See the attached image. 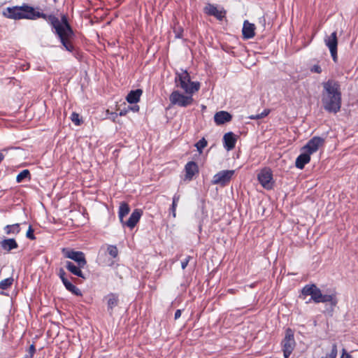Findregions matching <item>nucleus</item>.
<instances>
[{"mask_svg": "<svg viewBox=\"0 0 358 358\" xmlns=\"http://www.w3.org/2000/svg\"><path fill=\"white\" fill-rule=\"evenodd\" d=\"M3 15L8 18L14 20H36L41 17L47 20L55 29V33L65 49L69 52L73 51L74 47L71 42V39L73 36V31L66 15H62L59 20L53 15H47L43 13L36 11L33 7L27 4L22 6L8 7L3 12Z\"/></svg>", "mask_w": 358, "mask_h": 358, "instance_id": "obj_1", "label": "nucleus"}, {"mask_svg": "<svg viewBox=\"0 0 358 358\" xmlns=\"http://www.w3.org/2000/svg\"><path fill=\"white\" fill-rule=\"evenodd\" d=\"M322 103L329 113H336L341 107V92L338 81L329 80L322 83Z\"/></svg>", "mask_w": 358, "mask_h": 358, "instance_id": "obj_2", "label": "nucleus"}, {"mask_svg": "<svg viewBox=\"0 0 358 358\" xmlns=\"http://www.w3.org/2000/svg\"><path fill=\"white\" fill-rule=\"evenodd\" d=\"M177 87H180L187 94H194L200 89L199 82H192L190 76L187 71L177 73L175 78Z\"/></svg>", "mask_w": 358, "mask_h": 358, "instance_id": "obj_3", "label": "nucleus"}, {"mask_svg": "<svg viewBox=\"0 0 358 358\" xmlns=\"http://www.w3.org/2000/svg\"><path fill=\"white\" fill-rule=\"evenodd\" d=\"M294 331L287 328L285 332V336L280 343L284 358H289L296 348Z\"/></svg>", "mask_w": 358, "mask_h": 358, "instance_id": "obj_4", "label": "nucleus"}, {"mask_svg": "<svg viewBox=\"0 0 358 358\" xmlns=\"http://www.w3.org/2000/svg\"><path fill=\"white\" fill-rule=\"evenodd\" d=\"M193 94L185 95L179 91H173L169 96V100L172 105H177L180 107L191 106L194 102Z\"/></svg>", "mask_w": 358, "mask_h": 358, "instance_id": "obj_5", "label": "nucleus"}, {"mask_svg": "<svg viewBox=\"0 0 358 358\" xmlns=\"http://www.w3.org/2000/svg\"><path fill=\"white\" fill-rule=\"evenodd\" d=\"M62 253L65 257L73 260L80 266H85L87 264L85 256L83 252L63 248Z\"/></svg>", "mask_w": 358, "mask_h": 358, "instance_id": "obj_6", "label": "nucleus"}, {"mask_svg": "<svg viewBox=\"0 0 358 358\" xmlns=\"http://www.w3.org/2000/svg\"><path fill=\"white\" fill-rule=\"evenodd\" d=\"M234 174V170H224L216 173L211 181L213 185H220L225 186L229 182Z\"/></svg>", "mask_w": 358, "mask_h": 358, "instance_id": "obj_7", "label": "nucleus"}, {"mask_svg": "<svg viewBox=\"0 0 358 358\" xmlns=\"http://www.w3.org/2000/svg\"><path fill=\"white\" fill-rule=\"evenodd\" d=\"M320 293L321 290L315 284H310L305 285L302 288L301 296L304 299L307 296H310L311 298L310 299L309 302L313 301L317 303V300L320 296ZM307 303H308V301Z\"/></svg>", "mask_w": 358, "mask_h": 358, "instance_id": "obj_8", "label": "nucleus"}, {"mask_svg": "<svg viewBox=\"0 0 358 358\" xmlns=\"http://www.w3.org/2000/svg\"><path fill=\"white\" fill-rule=\"evenodd\" d=\"M258 180L266 189H271L273 187V173L270 169L265 168L258 174Z\"/></svg>", "mask_w": 358, "mask_h": 358, "instance_id": "obj_9", "label": "nucleus"}, {"mask_svg": "<svg viewBox=\"0 0 358 358\" xmlns=\"http://www.w3.org/2000/svg\"><path fill=\"white\" fill-rule=\"evenodd\" d=\"M325 45L329 48L333 60L336 62L337 61V46L338 38L336 31L331 33L330 36L325 37Z\"/></svg>", "mask_w": 358, "mask_h": 358, "instance_id": "obj_10", "label": "nucleus"}, {"mask_svg": "<svg viewBox=\"0 0 358 358\" xmlns=\"http://www.w3.org/2000/svg\"><path fill=\"white\" fill-rule=\"evenodd\" d=\"M324 143V139L321 137L315 136L311 138L307 144L303 147L302 150L308 155H311L317 152L320 147Z\"/></svg>", "mask_w": 358, "mask_h": 358, "instance_id": "obj_11", "label": "nucleus"}, {"mask_svg": "<svg viewBox=\"0 0 358 358\" xmlns=\"http://www.w3.org/2000/svg\"><path fill=\"white\" fill-rule=\"evenodd\" d=\"M206 14L213 16L219 20H222L226 15V11L224 8L219 10L217 6L212 3H206L203 9Z\"/></svg>", "mask_w": 358, "mask_h": 358, "instance_id": "obj_12", "label": "nucleus"}, {"mask_svg": "<svg viewBox=\"0 0 358 358\" xmlns=\"http://www.w3.org/2000/svg\"><path fill=\"white\" fill-rule=\"evenodd\" d=\"M142 210L140 209H135L131 214L127 221L124 220V223H121L122 226L127 227L131 229L134 228L137 223L139 222L142 216Z\"/></svg>", "mask_w": 358, "mask_h": 358, "instance_id": "obj_13", "label": "nucleus"}, {"mask_svg": "<svg viewBox=\"0 0 358 358\" xmlns=\"http://www.w3.org/2000/svg\"><path fill=\"white\" fill-rule=\"evenodd\" d=\"M237 141V136L233 132L226 133L223 136V144L224 148L229 151L235 148Z\"/></svg>", "mask_w": 358, "mask_h": 358, "instance_id": "obj_14", "label": "nucleus"}, {"mask_svg": "<svg viewBox=\"0 0 358 358\" xmlns=\"http://www.w3.org/2000/svg\"><path fill=\"white\" fill-rule=\"evenodd\" d=\"M255 29L256 27L254 24L249 22L248 20H245L242 29L243 38H252L255 36Z\"/></svg>", "mask_w": 358, "mask_h": 358, "instance_id": "obj_15", "label": "nucleus"}, {"mask_svg": "<svg viewBox=\"0 0 358 358\" xmlns=\"http://www.w3.org/2000/svg\"><path fill=\"white\" fill-rule=\"evenodd\" d=\"M104 299L106 300L108 311L112 315L113 308L119 304V295L116 293H109Z\"/></svg>", "mask_w": 358, "mask_h": 358, "instance_id": "obj_16", "label": "nucleus"}, {"mask_svg": "<svg viewBox=\"0 0 358 358\" xmlns=\"http://www.w3.org/2000/svg\"><path fill=\"white\" fill-rule=\"evenodd\" d=\"M185 179L192 180L194 176L199 173V168L196 162H189L185 166Z\"/></svg>", "mask_w": 358, "mask_h": 358, "instance_id": "obj_17", "label": "nucleus"}, {"mask_svg": "<svg viewBox=\"0 0 358 358\" xmlns=\"http://www.w3.org/2000/svg\"><path fill=\"white\" fill-rule=\"evenodd\" d=\"M231 119V115L229 113L224 110L217 112L214 115V121L217 125H221L226 122H230Z\"/></svg>", "mask_w": 358, "mask_h": 358, "instance_id": "obj_18", "label": "nucleus"}, {"mask_svg": "<svg viewBox=\"0 0 358 358\" xmlns=\"http://www.w3.org/2000/svg\"><path fill=\"white\" fill-rule=\"evenodd\" d=\"M85 266H80L78 264L76 265L74 263L70 261H67L66 262V268L69 272H71L72 274L78 277L82 278L83 279L85 280L86 277L85 276L81 270Z\"/></svg>", "mask_w": 358, "mask_h": 358, "instance_id": "obj_19", "label": "nucleus"}, {"mask_svg": "<svg viewBox=\"0 0 358 358\" xmlns=\"http://www.w3.org/2000/svg\"><path fill=\"white\" fill-rule=\"evenodd\" d=\"M310 160V155L303 151V153L299 155L295 162L296 167L299 169H303L306 164L309 163Z\"/></svg>", "mask_w": 358, "mask_h": 358, "instance_id": "obj_20", "label": "nucleus"}, {"mask_svg": "<svg viewBox=\"0 0 358 358\" xmlns=\"http://www.w3.org/2000/svg\"><path fill=\"white\" fill-rule=\"evenodd\" d=\"M0 244L2 249L8 252L18 248V244L14 238H5Z\"/></svg>", "mask_w": 358, "mask_h": 358, "instance_id": "obj_21", "label": "nucleus"}, {"mask_svg": "<svg viewBox=\"0 0 358 358\" xmlns=\"http://www.w3.org/2000/svg\"><path fill=\"white\" fill-rule=\"evenodd\" d=\"M143 91L141 89L131 90L127 96L126 99L129 103H136L139 101Z\"/></svg>", "mask_w": 358, "mask_h": 358, "instance_id": "obj_22", "label": "nucleus"}, {"mask_svg": "<svg viewBox=\"0 0 358 358\" xmlns=\"http://www.w3.org/2000/svg\"><path fill=\"white\" fill-rule=\"evenodd\" d=\"M130 207L126 202H121L118 210V217L121 223H124V217L129 214Z\"/></svg>", "mask_w": 358, "mask_h": 358, "instance_id": "obj_23", "label": "nucleus"}, {"mask_svg": "<svg viewBox=\"0 0 358 358\" xmlns=\"http://www.w3.org/2000/svg\"><path fill=\"white\" fill-rule=\"evenodd\" d=\"M325 302H330L332 306H336L337 303V300L334 295L332 294H322V293H320V296L319 297L317 300L318 303H325Z\"/></svg>", "mask_w": 358, "mask_h": 358, "instance_id": "obj_24", "label": "nucleus"}, {"mask_svg": "<svg viewBox=\"0 0 358 358\" xmlns=\"http://www.w3.org/2000/svg\"><path fill=\"white\" fill-rule=\"evenodd\" d=\"M180 199V195L178 193H176L173 196L172 204L169 208V211L172 214L173 218L176 217V208Z\"/></svg>", "mask_w": 358, "mask_h": 358, "instance_id": "obj_25", "label": "nucleus"}, {"mask_svg": "<svg viewBox=\"0 0 358 358\" xmlns=\"http://www.w3.org/2000/svg\"><path fill=\"white\" fill-rule=\"evenodd\" d=\"M4 231L6 234H18L20 232V224H8L4 227Z\"/></svg>", "mask_w": 358, "mask_h": 358, "instance_id": "obj_26", "label": "nucleus"}, {"mask_svg": "<svg viewBox=\"0 0 358 358\" xmlns=\"http://www.w3.org/2000/svg\"><path fill=\"white\" fill-rule=\"evenodd\" d=\"M63 284L65 288L74 295L82 296L81 291L76 285L72 284L69 280L64 282Z\"/></svg>", "mask_w": 358, "mask_h": 358, "instance_id": "obj_27", "label": "nucleus"}, {"mask_svg": "<svg viewBox=\"0 0 358 358\" xmlns=\"http://www.w3.org/2000/svg\"><path fill=\"white\" fill-rule=\"evenodd\" d=\"M31 178L30 172L28 169H24L16 177V181L17 182H21L24 180L25 178Z\"/></svg>", "mask_w": 358, "mask_h": 358, "instance_id": "obj_28", "label": "nucleus"}, {"mask_svg": "<svg viewBox=\"0 0 358 358\" xmlns=\"http://www.w3.org/2000/svg\"><path fill=\"white\" fill-rule=\"evenodd\" d=\"M13 278H6L0 282V288L2 289H6L13 285Z\"/></svg>", "mask_w": 358, "mask_h": 358, "instance_id": "obj_29", "label": "nucleus"}, {"mask_svg": "<svg viewBox=\"0 0 358 358\" xmlns=\"http://www.w3.org/2000/svg\"><path fill=\"white\" fill-rule=\"evenodd\" d=\"M70 119L76 126L80 125L83 122L82 119L80 117V115L76 112L72 113Z\"/></svg>", "mask_w": 358, "mask_h": 358, "instance_id": "obj_30", "label": "nucleus"}, {"mask_svg": "<svg viewBox=\"0 0 358 358\" xmlns=\"http://www.w3.org/2000/svg\"><path fill=\"white\" fill-rule=\"evenodd\" d=\"M107 251L108 254L113 258H115L118 255V250L115 245H108Z\"/></svg>", "mask_w": 358, "mask_h": 358, "instance_id": "obj_31", "label": "nucleus"}, {"mask_svg": "<svg viewBox=\"0 0 358 358\" xmlns=\"http://www.w3.org/2000/svg\"><path fill=\"white\" fill-rule=\"evenodd\" d=\"M270 113V110L268 109H265L262 113L257 114L256 115H251L250 118L251 120H259L265 117Z\"/></svg>", "mask_w": 358, "mask_h": 358, "instance_id": "obj_32", "label": "nucleus"}, {"mask_svg": "<svg viewBox=\"0 0 358 358\" xmlns=\"http://www.w3.org/2000/svg\"><path fill=\"white\" fill-rule=\"evenodd\" d=\"M338 354L337 345L336 343L332 345L331 351L327 354L324 358H336Z\"/></svg>", "mask_w": 358, "mask_h": 358, "instance_id": "obj_33", "label": "nucleus"}, {"mask_svg": "<svg viewBox=\"0 0 358 358\" xmlns=\"http://www.w3.org/2000/svg\"><path fill=\"white\" fill-rule=\"evenodd\" d=\"M207 145V141H206L205 138H202L201 140H199L196 144V147L197 148V150L199 151H201L205 147H206Z\"/></svg>", "mask_w": 358, "mask_h": 358, "instance_id": "obj_34", "label": "nucleus"}, {"mask_svg": "<svg viewBox=\"0 0 358 358\" xmlns=\"http://www.w3.org/2000/svg\"><path fill=\"white\" fill-rule=\"evenodd\" d=\"M26 236L27 238L30 240H35L36 237L34 234V229H32L31 226L29 227V229L26 233Z\"/></svg>", "mask_w": 358, "mask_h": 358, "instance_id": "obj_35", "label": "nucleus"}, {"mask_svg": "<svg viewBox=\"0 0 358 358\" xmlns=\"http://www.w3.org/2000/svg\"><path fill=\"white\" fill-rule=\"evenodd\" d=\"M58 275L59 278L61 279L62 283L68 280L67 278L66 277V273L64 270L62 268H60L58 272Z\"/></svg>", "mask_w": 358, "mask_h": 358, "instance_id": "obj_36", "label": "nucleus"}, {"mask_svg": "<svg viewBox=\"0 0 358 358\" xmlns=\"http://www.w3.org/2000/svg\"><path fill=\"white\" fill-rule=\"evenodd\" d=\"M191 259H192V257L190 256H188L184 260L182 261L181 266H182V269H185L187 267V266L188 265V263Z\"/></svg>", "mask_w": 358, "mask_h": 358, "instance_id": "obj_37", "label": "nucleus"}, {"mask_svg": "<svg viewBox=\"0 0 358 358\" xmlns=\"http://www.w3.org/2000/svg\"><path fill=\"white\" fill-rule=\"evenodd\" d=\"M311 71L320 73L322 72V69L319 65H314L311 69Z\"/></svg>", "mask_w": 358, "mask_h": 358, "instance_id": "obj_38", "label": "nucleus"}, {"mask_svg": "<svg viewBox=\"0 0 358 358\" xmlns=\"http://www.w3.org/2000/svg\"><path fill=\"white\" fill-rule=\"evenodd\" d=\"M341 358H352V357L348 354L345 349H343Z\"/></svg>", "mask_w": 358, "mask_h": 358, "instance_id": "obj_39", "label": "nucleus"}, {"mask_svg": "<svg viewBox=\"0 0 358 358\" xmlns=\"http://www.w3.org/2000/svg\"><path fill=\"white\" fill-rule=\"evenodd\" d=\"M180 316H181V310L178 309L175 313L174 319L178 320V318H180Z\"/></svg>", "mask_w": 358, "mask_h": 358, "instance_id": "obj_40", "label": "nucleus"}, {"mask_svg": "<svg viewBox=\"0 0 358 358\" xmlns=\"http://www.w3.org/2000/svg\"><path fill=\"white\" fill-rule=\"evenodd\" d=\"M35 347L34 345H31L30 347H29V353H30V355L31 357H32L35 352Z\"/></svg>", "mask_w": 358, "mask_h": 358, "instance_id": "obj_41", "label": "nucleus"}, {"mask_svg": "<svg viewBox=\"0 0 358 358\" xmlns=\"http://www.w3.org/2000/svg\"><path fill=\"white\" fill-rule=\"evenodd\" d=\"M129 109L133 110L134 112H138L139 110V106H134L133 107H129Z\"/></svg>", "mask_w": 358, "mask_h": 358, "instance_id": "obj_42", "label": "nucleus"}, {"mask_svg": "<svg viewBox=\"0 0 358 358\" xmlns=\"http://www.w3.org/2000/svg\"><path fill=\"white\" fill-rule=\"evenodd\" d=\"M127 112H128V110H126V109L121 110H120V113H119V115H120V116H124V115H126V114L127 113Z\"/></svg>", "mask_w": 358, "mask_h": 358, "instance_id": "obj_43", "label": "nucleus"}, {"mask_svg": "<svg viewBox=\"0 0 358 358\" xmlns=\"http://www.w3.org/2000/svg\"><path fill=\"white\" fill-rule=\"evenodd\" d=\"M4 155L2 152H0V163L3 160Z\"/></svg>", "mask_w": 358, "mask_h": 358, "instance_id": "obj_44", "label": "nucleus"}]
</instances>
